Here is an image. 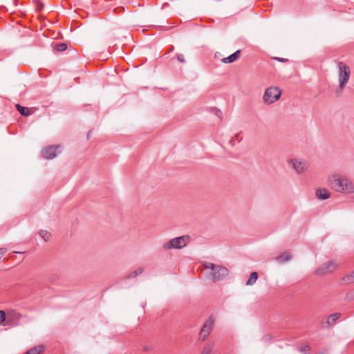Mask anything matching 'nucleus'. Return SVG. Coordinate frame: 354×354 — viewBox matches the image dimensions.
I'll return each mask as SVG.
<instances>
[{"label":"nucleus","instance_id":"4be33fe9","mask_svg":"<svg viewBox=\"0 0 354 354\" xmlns=\"http://www.w3.org/2000/svg\"><path fill=\"white\" fill-rule=\"evenodd\" d=\"M143 271H144V270L142 268H138L136 270L132 272L131 274H129L128 277L129 278H134V277H137L138 275L142 274L143 272Z\"/></svg>","mask_w":354,"mask_h":354},{"label":"nucleus","instance_id":"2eb2a0df","mask_svg":"<svg viewBox=\"0 0 354 354\" xmlns=\"http://www.w3.org/2000/svg\"><path fill=\"white\" fill-rule=\"evenodd\" d=\"M258 279V274L256 272H253L250 274L248 280L246 281L247 286H251L255 283L256 281Z\"/></svg>","mask_w":354,"mask_h":354},{"label":"nucleus","instance_id":"9d476101","mask_svg":"<svg viewBox=\"0 0 354 354\" xmlns=\"http://www.w3.org/2000/svg\"><path fill=\"white\" fill-rule=\"evenodd\" d=\"M22 315L17 311L11 310L8 313L7 322L13 325H18Z\"/></svg>","mask_w":354,"mask_h":354},{"label":"nucleus","instance_id":"393cba45","mask_svg":"<svg viewBox=\"0 0 354 354\" xmlns=\"http://www.w3.org/2000/svg\"><path fill=\"white\" fill-rule=\"evenodd\" d=\"M177 59L181 62V63H185V57L183 54H178L177 55Z\"/></svg>","mask_w":354,"mask_h":354},{"label":"nucleus","instance_id":"bb28decb","mask_svg":"<svg viewBox=\"0 0 354 354\" xmlns=\"http://www.w3.org/2000/svg\"><path fill=\"white\" fill-rule=\"evenodd\" d=\"M233 138L235 140H237L238 142H240L241 138H239V134H236Z\"/></svg>","mask_w":354,"mask_h":354},{"label":"nucleus","instance_id":"f8f14e48","mask_svg":"<svg viewBox=\"0 0 354 354\" xmlns=\"http://www.w3.org/2000/svg\"><path fill=\"white\" fill-rule=\"evenodd\" d=\"M316 196L320 200H326L330 197V192L326 189L319 188L316 190Z\"/></svg>","mask_w":354,"mask_h":354},{"label":"nucleus","instance_id":"39448f33","mask_svg":"<svg viewBox=\"0 0 354 354\" xmlns=\"http://www.w3.org/2000/svg\"><path fill=\"white\" fill-rule=\"evenodd\" d=\"M281 95V91L277 87L270 86L268 88L263 96V100L266 104H271L277 101Z\"/></svg>","mask_w":354,"mask_h":354},{"label":"nucleus","instance_id":"20e7f679","mask_svg":"<svg viewBox=\"0 0 354 354\" xmlns=\"http://www.w3.org/2000/svg\"><path fill=\"white\" fill-rule=\"evenodd\" d=\"M339 87L342 90L346 85L351 75V69L348 66L342 62L338 63Z\"/></svg>","mask_w":354,"mask_h":354},{"label":"nucleus","instance_id":"412c9836","mask_svg":"<svg viewBox=\"0 0 354 354\" xmlns=\"http://www.w3.org/2000/svg\"><path fill=\"white\" fill-rule=\"evenodd\" d=\"M54 48L57 51L62 52L66 50L67 44L65 43L56 44L54 46Z\"/></svg>","mask_w":354,"mask_h":354},{"label":"nucleus","instance_id":"0eeeda50","mask_svg":"<svg viewBox=\"0 0 354 354\" xmlns=\"http://www.w3.org/2000/svg\"><path fill=\"white\" fill-rule=\"evenodd\" d=\"M214 323V318L210 316L208 319L205 322L199 334L198 340L201 342L205 341L209 335L211 330H212L213 325Z\"/></svg>","mask_w":354,"mask_h":354},{"label":"nucleus","instance_id":"f3484780","mask_svg":"<svg viewBox=\"0 0 354 354\" xmlns=\"http://www.w3.org/2000/svg\"><path fill=\"white\" fill-rule=\"evenodd\" d=\"M17 110L24 116H28L30 115V112L28 108L21 106L17 104L16 105Z\"/></svg>","mask_w":354,"mask_h":354},{"label":"nucleus","instance_id":"5701e85b","mask_svg":"<svg viewBox=\"0 0 354 354\" xmlns=\"http://www.w3.org/2000/svg\"><path fill=\"white\" fill-rule=\"evenodd\" d=\"M6 319V315L4 311L0 310V325H1Z\"/></svg>","mask_w":354,"mask_h":354},{"label":"nucleus","instance_id":"6ab92c4d","mask_svg":"<svg viewBox=\"0 0 354 354\" xmlns=\"http://www.w3.org/2000/svg\"><path fill=\"white\" fill-rule=\"evenodd\" d=\"M39 236L45 241H48L51 237V234L46 230H41L39 232Z\"/></svg>","mask_w":354,"mask_h":354},{"label":"nucleus","instance_id":"b1692460","mask_svg":"<svg viewBox=\"0 0 354 354\" xmlns=\"http://www.w3.org/2000/svg\"><path fill=\"white\" fill-rule=\"evenodd\" d=\"M310 350V347L308 345H306L305 346H301L299 348V351L301 353H306L307 351Z\"/></svg>","mask_w":354,"mask_h":354},{"label":"nucleus","instance_id":"a878e982","mask_svg":"<svg viewBox=\"0 0 354 354\" xmlns=\"http://www.w3.org/2000/svg\"><path fill=\"white\" fill-rule=\"evenodd\" d=\"M273 59L275 60H277L280 62H288V59L282 58V57H273Z\"/></svg>","mask_w":354,"mask_h":354},{"label":"nucleus","instance_id":"dca6fc26","mask_svg":"<svg viewBox=\"0 0 354 354\" xmlns=\"http://www.w3.org/2000/svg\"><path fill=\"white\" fill-rule=\"evenodd\" d=\"M43 350L44 347L42 346H38L30 348L24 354H40Z\"/></svg>","mask_w":354,"mask_h":354},{"label":"nucleus","instance_id":"ddd939ff","mask_svg":"<svg viewBox=\"0 0 354 354\" xmlns=\"http://www.w3.org/2000/svg\"><path fill=\"white\" fill-rule=\"evenodd\" d=\"M240 53H241V50H238L233 54L230 55V56L223 58L221 59V61H222V62L227 63V64L232 63L239 57Z\"/></svg>","mask_w":354,"mask_h":354},{"label":"nucleus","instance_id":"f03ea898","mask_svg":"<svg viewBox=\"0 0 354 354\" xmlns=\"http://www.w3.org/2000/svg\"><path fill=\"white\" fill-rule=\"evenodd\" d=\"M205 268L212 270L210 274L214 281L221 280L228 274V270L226 268L212 263H206Z\"/></svg>","mask_w":354,"mask_h":354},{"label":"nucleus","instance_id":"6e6552de","mask_svg":"<svg viewBox=\"0 0 354 354\" xmlns=\"http://www.w3.org/2000/svg\"><path fill=\"white\" fill-rule=\"evenodd\" d=\"M289 163L297 174L305 171L308 167V163L304 160L292 159L290 160Z\"/></svg>","mask_w":354,"mask_h":354},{"label":"nucleus","instance_id":"1a4fd4ad","mask_svg":"<svg viewBox=\"0 0 354 354\" xmlns=\"http://www.w3.org/2000/svg\"><path fill=\"white\" fill-rule=\"evenodd\" d=\"M59 147V145H50L42 150V155L46 159H53L57 156V149Z\"/></svg>","mask_w":354,"mask_h":354},{"label":"nucleus","instance_id":"f257e3e1","mask_svg":"<svg viewBox=\"0 0 354 354\" xmlns=\"http://www.w3.org/2000/svg\"><path fill=\"white\" fill-rule=\"evenodd\" d=\"M328 185L335 192L345 194L354 192V185L351 180L340 174L333 175L330 177Z\"/></svg>","mask_w":354,"mask_h":354},{"label":"nucleus","instance_id":"aec40b11","mask_svg":"<svg viewBox=\"0 0 354 354\" xmlns=\"http://www.w3.org/2000/svg\"><path fill=\"white\" fill-rule=\"evenodd\" d=\"M342 280L346 283H352L354 282V271L349 275H346L342 278Z\"/></svg>","mask_w":354,"mask_h":354},{"label":"nucleus","instance_id":"423d86ee","mask_svg":"<svg viewBox=\"0 0 354 354\" xmlns=\"http://www.w3.org/2000/svg\"><path fill=\"white\" fill-rule=\"evenodd\" d=\"M337 263L335 261H328L320 266L315 272L316 275L322 276L331 273L337 268Z\"/></svg>","mask_w":354,"mask_h":354},{"label":"nucleus","instance_id":"4468645a","mask_svg":"<svg viewBox=\"0 0 354 354\" xmlns=\"http://www.w3.org/2000/svg\"><path fill=\"white\" fill-rule=\"evenodd\" d=\"M214 351V345L213 344H205L200 354H212Z\"/></svg>","mask_w":354,"mask_h":354},{"label":"nucleus","instance_id":"9b49d317","mask_svg":"<svg viewBox=\"0 0 354 354\" xmlns=\"http://www.w3.org/2000/svg\"><path fill=\"white\" fill-rule=\"evenodd\" d=\"M341 316V314L339 313H336L331 314L328 316L327 321L324 323V325L322 326L323 328H328L332 325H333L335 322V321L339 319Z\"/></svg>","mask_w":354,"mask_h":354},{"label":"nucleus","instance_id":"cd10ccee","mask_svg":"<svg viewBox=\"0 0 354 354\" xmlns=\"http://www.w3.org/2000/svg\"><path fill=\"white\" fill-rule=\"evenodd\" d=\"M229 143L232 145V146H234L235 145V141H234V138H232Z\"/></svg>","mask_w":354,"mask_h":354},{"label":"nucleus","instance_id":"7ed1b4c3","mask_svg":"<svg viewBox=\"0 0 354 354\" xmlns=\"http://www.w3.org/2000/svg\"><path fill=\"white\" fill-rule=\"evenodd\" d=\"M189 239V236H181L171 239L162 244V248L164 250L181 249L187 245Z\"/></svg>","mask_w":354,"mask_h":354},{"label":"nucleus","instance_id":"a211bd4d","mask_svg":"<svg viewBox=\"0 0 354 354\" xmlns=\"http://www.w3.org/2000/svg\"><path fill=\"white\" fill-rule=\"evenodd\" d=\"M291 259V255L288 252H283L280 256L277 257V260L281 262L288 261Z\"/></svg>","mask_w":354,"mask_h":354}]
</instances>
